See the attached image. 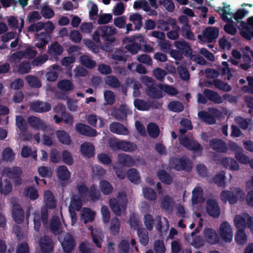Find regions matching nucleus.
I'll use <instances>...</instances> for the list:
<instances>
[{"label":"nucleus","mask_w":253,"mask_h":253,"mask_svg":"<svg viewBox=\"0 0 253 253\" xmlns=\"http://www.w3.org/2000/svg\"><path fill=\"white\" fill-rule=\"evenodd\" d=\"M137 234L140 243L143 246H146L149 242L148 232L143 228H139L137 230Z\"/></svg>","instance_id":"09e8293b"},{"label":"nucleus","mask_w":253,"mask_h":253,"mask_svg":"<svg viewBox=\"0 0 253 253\" xmlns=\"http://www.w3.org/2000/svg\"><path fill=\"white\" fill-rule=\"evenodd\" d=\"M75 129L79 133L86 136L93 137L97 135V131L94 128L83 123H77Z\"/></svg>","instance_id":"2eb2a0df"},{"label":"nucleus","mask_w":253,"mask_h":253,"mask_svg":"<svg viewBox=\"0 0 253 253\" xmlns=\"http://www.w3.org/2000/svg\"><path fill=\"white\" fill-rule=\"evenodd\" d=\"M180 144L187 150L193 152H201L203 150L201 145L193 138L187 136H180L178 138Z\"/></svg>","instance_id":"6e6552de"},{"label":"nucleus","mask_w":253,"mask_h":253,"mask_svg":"<svg viewBox=\"0 0 253 253\" xmlns=\"http://www.w3.org/2000/svg\"><path fill=\"white\" fill-rule=\"evenodd\" d=\"M88 193V196L93 202H96L100 199V192L95 184L90 186Z\"/></svg>","instance_id":"4d7b16f0"},{"label":"nucleus","mask_w":253,"mask_h":253,"mask_svg":"<svg viewBox=\"0 0 253 253\" xmlns=\"http://www.w3.org/2000/svg\"><path fill=\"white\" fill-rule=\"evenodd\" d=\"M146 91L147 94L153 98H161L163 96L162 91L157 89L155 85H149Z\"/></svg>","instance_id":"37998d69"},{"label":"nucleus","mask_w":253,"mask_h":253,"mask_svg":"<svg viewBox=\"0 0 253 253\" xmlns=\"http://www.w3.org/2000/svg\"><path fill=\"white\" fill-rule=\"evenodd\" d=\"M50 229L54 235L60 234L62 232V225L61 221L58 217H53L50 222Z\"/></svg>","instance_id":"473e14b6"},{"label":"nucleus","mask_w":253,"mask_h":253,"mask_svg":"<svg viewBox=\"0 0 253 253\" xmlns=\"http://www.w3.org/2000/svg\"><path fill=\"white\" fill-rule=\"evenodd\" d=\"M173 45L176 49H171L170 51V55L176 60H181L183 56L188 57L192 55L193 50L191 46L184 39L175 41Z\"/></svg>","instance_id":"7ed1b4c3"},{"label":"nucleus","mask_w":253,"mask_h":253,"mask_svg":"<svg viewBox=\"0 0 253 253\" xmlns=\"http://www.w3.org/2000/svg\"><path fill=\"white\" fill-rule=\"evenodd\" d=\"M62 162L68 166H72L74 163V160L71 153L68 150H64L62 153Z\"/></svg>","instance_id":"69168bd1"},{"label":"nucleus","mask_w":253,"mask_h":253,"mask_svg":"<svg viewBox=\"0 0 253 253\" xmlns=\"http://www.w3.org/2000/svg\"><path fill=\"white\" fill-rule=\"evenodd\" d=\"M16 125L21 131L24 132L27 130V122L22 116H18L16 117Z\"/></svg>","instance_id":"338daca9"},{"label":"nucleus","mask_w":253,"mask_h":253,"mask_svg":"<svg viewBox=\"0 0 253 253\" xmlns=\"http://www.w3.org/2000/svg\"><path fill=\"white\" fill-rule=\"evenodd\" d=\"M221 164L225 168L232 170H237L239 166L237 162L232 158L225 157L221 160Z\"/></svg>","instance_id":"c85d7f7f"},{"label":"nucleus","mask_w":253,"mask_h":253,"mask_svg":"<svg viewBox=\"0 0 253 253\" xmlns=\"http://www.w3.org/2000/svg\"><path fill=\"white\" fill-rule=\"evenodd\" d=\"M118 160L120 165L126 167H131L135 164L138 159H134L133 157L124 153L120 154L118 156Z\"/></svg>","instance_id":"412c9836"},{"label":"nucleus","mask_w":253,"mask_h":253,"mask_svg":"<svg viewBox=\"0 0 253 253\" xmlns=\"http://www.w3.org/2000/svg\"><path fill=\"white\" fill-rule=\"evenodd\" d=\"M109 206L115 214L117 216L121 215L122 211L126 210V203L123 202L119 203L116 199H111L109 200Z\"/></svg>","instance_id":"a211bd4d"},{"label":"nucleus","mask_w":253,"mask_h":253,"mask_svg":"<svg viewBox=\"0 0 253 253\" xmlns=\"http://www.w3.org/2000/svg\"><path fill=\"white\" fill-rule=\"evenodd\" d=\"M110 130L115 134L120 135H127L128 130L124 125L119 122H113L110 124Z\"/></svg>","instance_id":"b1692460"},{"label":"nucleus","mask_w":253,"mask_h":253,"mask_svg":"<svg viewBox=\"0 0 253 253\" xmlns=\"http://www.w3.org/2000/svg\"><path fill=\"white\" fill-rule=\"evenodd\" d=\"M128 108L125 105H121L119 109L113 108L111 112V115L119 121L126 120Z\"/></svg>","instance_id":"dca6fc26"},{"label":"nucleus","mask_w":253,"mask_h":253,"mask_svg":"<svg viewBox=\"0 0 253 253\" xmlns=\"http://www.w3.org/2000/svg\"><path fill=\"white\" fill-rule=\"evenodd\" d=\"M207 213L213 218H217L220 214V209L218 203L213 199L208 200L206 202Z\"/></svg>","instance_id":"f8f14e48"},{"label":"nucleus","mask_w":253,"mask_h":253,"mask_svg":"<svg viewBox=\"0 0 253 253\" xmlns=\"http://www.w3.org/2000/svg\"><path fill=\"white\" fill-rule=\"evenodd\" d=\"M30 107L33 111L38 113L47 112L51 109L49 103L40 101L32 103Z\"/></svg>","instance_id":"5701e85b"},{"label":"nucleus","mask_w":253,"mask_h":253,"mask_svg":"<svg viewBox=\"0 0 253 253\" xmlns=\"http://www.w3.org/2000/svg\"><path fill=\"white\" fill-rule=\"evenodd\" d=\"M202 190L200 188H194L192 191V203L193 205H197L202 198Z\"/></svg>","instance_id":"680f3d73"},{"label":"nucleus","mask_w":253,"mask_h":253,"mask_svg":"<svg viewBox=\"0 0 253 253\" xmlns=\"http://www.w3.org/2000/svg\"><path fill=\"white\" fill-rule=\"evenodd\" d=\"M22 171L18 167H5L2 170V174L11 179L15 186L21 185L22 183L21 175Z\"/></svg>","instance_id":"423d86ee"},{"label":"nucleus","mask_w":253,"mask_h":253,"mask_svg":"<svg viewBox=\"0 0 253 253\" xmlns=\"http://www.w3.org/2000/svg\"><path fill=\"white\" fill-rule=\"evenodd\" d=\"M101 37L105 42L102 45V49L107 52H111L116 42L115 37L117 33L116 29L113 26H102L99 27Z\"/></svg>","instance_id":"f03ea898"},{"label":"nucleus","mask_w":253,"mask_h":253,"mask_svg":"<svg viewBox=\"0 0 253 253\" xmlns=\"http://www.w3.org/2000/svg\"><path fill=\"white\" fill-rule=\"evenodd\" d=\"M3 183L2 181V178L0 177V193L6 195L12 191V186L8 179L4 180Z\"/></svg>","instance_id":"49530a36"},{"label":"nucleus","mask_w":253,"mask_h":253,"mask_svg":"<svg viewBox=\"0 0 253 253\" xmlns=\"http://www.w3.org/2000/svg\"><path fill=\"white\" fill-rule=\"evenodd\" d=\"M143 194L145 199L150 201H155L157 199V194L155 191L150 187L143 188Z\"/></svg>","instance_id":"864d4df0"},{"label":"nucleus","mask_w":253,"mask_h":253,"mask_svg":"<svg viewBox=\"0 0 253 253\" xmlns=\"http://www.w3.org/2000/svg\"><path fill=\"white\" fill-rule=\"evenodd\" d=\"M25 79L32 87L39 88L42 86L41 80L35 76L28 75L25 77Z\"/></svg>","instance_id":"de8ad7c7"},{"label":"nucleus","mask_w":253,"mask_h":253,"mask_svg":"<svg viewBox=\"0 0 253 253\" xmlns=\"http://www.w3.org/2000/svg\"><path fill=\"white\" fill-rule=\"evenodd\" d=\"M225 179V172L224 170H222L215 175L210 180V182L211 183H214L218 187L224 188L226 186Z\"/></svg>","instance_id":"cd10ccee"},{"label":"nucleus","mask_w":253,"mask_h":253,"mask_svg":"<svg viewBox=\"0 0 253 253\" xmlns=\"http://www.w3.org/2000/svg\"><path fill=\"white\" fill-rule=\"evenodd\" d=\"M29 126L37 130H41L44 132H50L52 129L40 118L35 116H30L27 118Z\"/></svg>","instance_id":"9d476101"},{"label":"nucleus","mask_w":253,"mask_h":253,"mask_svg":"<svg viewBox=\"0 0 253 253\" xmlns=\"http://www.w3.org/2000/svg\"><path fill=\"white\" fill-rule=\"evenodd\" d=\"M209 145L217 152L226 153L228 150L225 142L221 139L212 138L209 141Z\"/></svg>","instance_id":"f3484780"},{"label":"nucleus","mask_w":253,"mask_h":253,"mask_svg":"<svg viewBox=\"0 0 253 253\" xmlns=\"http://www.w3.org/2000/svg\"><path fill=\"white\" fill-rule=\"evenodd\" d=\"M80 61L83 66L89 69L93 68L96 65L95 60L91 59L88 56L86 55L81 56Z\"/></svg>","instance_id":"a18cd8bd"},{"label":"nucleus","mask_w":253,"mask_h":253,"mask_svg":"<svg viewBox=\"0 0 253 253\" xmlns=\"http://www.w3.org/2000/svg\"><path fill=\"white\" fill-rule=\"evenodd\" d=\"M109 145L113 151L121 150L125 152H131L135 151L137 148L136 145L134 143L125 140H112L109 142Z\"/></svg>","instance_id":"0eeeda50"},{"label":"nucleus","mask_w":253,"mask_h":253,"mask_svg":"<svg viewBox=\"0 0 253 253\" xmlns=\"http://www.w3.org/2000/svg\"><path fill=\"white\" fill-rule=\"evenodd\" d=\"M99 186L101 192L104 195H109L113 191V188L111 183L107 180H101L100 182Z\"/></svg>","instance_id":"5fc2aeb1"},{"label":"nucleus","mask_w":253,"mask_h":253,"mask_svg":"<svg viewBox=\"0 0 253 253\" xmlns=\"http://www.w3.org/2000/svg\"><path fill=\"white\" fill-rule=\"evenodd\" d=\"M63 51L62 46L57 42H54L48 46V53L50 55L59 56L62 54Z\"/></svg>","instance_id":"4c0bfd02"},{"label":"nucleus","mask_w":253,"mask_h":253,"mask_svg":"<svg viewBox=\"0 0 253 253\" xmlns=\"http://www.w3.org/2000/svg\"><path fill=\"white\" fill-rule=\"evenodd\" d=\"M204 236L207 242L210 244H216L219 242V237L217 234L211 228H205Z\"/></svg>","instance_id":"4be33fe9"},{"label":"nucleus","mask_w":253,"mask_h":253,"mask_svg":"<svg viewBox=\"0 0 253 253\" xmlns=\"http://www.w3.org/2000/svg\"><path fill=\"white\" fill-rule=\"evenodd\" d=\"M129 19L135 25V30H139L142 27V16L139 13L131 14L129 16Z\"/></svg>","instance_id":"8fccbe9b"},{"label":"nucleus","mask_w":253,"mask_h":253,"mask_svg":"<svg viewBox=\"0 0 253 253\" xmlns=\"http://www.w3.org/2000/svg\"><path fill=\"white\" fill-rule=\"evenodd\" d=\"M235 158L240 163L243 164H249L250 161L249 157L243 153V150L236 151L235 152Z\"/></svg>","instance_id":"e2e57ef3"},{"label":"nucleus","mask_w":253,"mask_h":253,"mask_svg":"<svg viewBox=\"0 0 253 253\" xmlns=\"http://www.w3.org/2000/svg\"><path fill=\"white\" fill-rule=\"evenodd\" d=\"M239 29L241 35L247 40L253 38V16L248 18L247 22L241 21Z\"/></svg>","instance_id":"1a4fd4ad"},{"label":"nucleus","mask_w":253,"mask_h":253,"mask_svg":"<svg viewBox=\"0 0 253 253\" xmlns=\"http://www.w3.org/2000/svg\"><path fill=\"white\" fill-rule=\"evenodd\" d=\"M199 119L203 122L209 125H213L216 123L215 118L212 115L205 111H201L198 114Z\"/></svg>","instance_id":"2f4dec72"},{"label":"nucleus","mask_w":253,"mask_h":253,"mask_svg":"<svg viewBox=\"0 0 253 253\" xmlns=\"http://www.w3.org/2000/svg\"><path fill=\"white\" fill-rule=\"evenodd\" d=\"M248 213L243 214H237L234 218V223L236 228L238 229L245 230L248 224Z\"/></svg>","instance_id":"6ab92c4d"},{"label":"nucleus","mask_w":253,"mask_h":253,"mask_svg":"<svg viewBox=\"0 0 253 253\" xmlns=\"http://www.w3.org/2000/svg\"><path fill=\"white\" fill-rule=\"evenodd\" d=\"M219 35V30L216 27H209L206 29L204 33V37L208 42H212L216 39Z\"/></svg>","instance_id":"c756f323"},{"label":"nucleus","mask_w":253,"mask_h":253,"mask_svg":"<svg viewBox=\"0 0 253 253\" xmlns=\"http://www.w3.org/2000/svg\"><path fill=\"white\" fill-rule=\"evenodd\" d=\"M120 229V222L118 218L114 217L112 218L110 222V230L112 235H117Z\"/></svg>","instance_id":"603ef678"},{"label":"nucleus","mask_w":253,"mask_h":253,"mask_svg":"<svg viewBox=\"0 0 253 253\" xmlns=\"http://www.w3.org/2000/svg\"><path fill=\"white\" fill-rule=\"evenodd\" d=\"M157 175L162 182L167 185H169L172 183V178L171 176L165 170H159L157 172Z\"/></svg>","instance_id":"a19ab883"},{"label":"nucleus","mask_w":253,"mask_h":253,"mask_svg":"<svg viewBox=\"0 0 253 253\" xmlns=\"http://www.w3.org/2000/svg\"><path fill=\"white\" fill-rule=\"evenodd\" d=\"M247 240L248 237L245 233V230H237L235 235V240L236 242L238 245H244L247 242Z\"/></svg>","instance_id":"c03bdc74"},{"label":"nucleus","mask_w":253,"mask_h":253,"mask_svg":"<svg viewBox=\"0 0 253 253\" xmlns=\"http://www.w3.org/2000/svg\"><path fill=\"white\" fill-rule=\"evenodd\" d=\"M82 217L84 219V223L92 222L94 219V213L89 208H84L82 213Z\"/></svg>","instance_id":"bf43d9fd"},{"label":"nucleus","mask_w":253,"mask_h":253,"mask_svg":"<svg viewBox=\"0 0 253 253\" xmlns=\"http://www.w3.org/2000/svg\"><path fill=\"white\" fill-rule=\"evenodd\" d=\"M12 213L13 220L15 222L20 224L23 222L24 219V211L19 204H16L13 205Z\"/></svg>","instance_id":"aec40b11"},{"label":"nucleus","mask_w":253,"mask_h":253,"mask_svg":"<svg viewBox=\"0 0 253 253\" xmlns=\"http://www.w3.org/2000/svg\"><path fill=\"white\" fill-rule=\"evenodd\" d=\"M170 22V24L172 30L168 32L167 35L169 39L174 40L178 39L179 37L178 32L180 31V27L176 24L175 20H171Z\"/></svg>","instance_id":"f704fd0d"},{"label":"nucleus","mask_w":253,"mask_h":253,"mask_svg":"<svg viewBox=\"0 0 253 253\" xmlns=\"http://www.w3.org/2000/svg\"><path fill=\"white\" fill-rule=\"evenodd\" d=\"M44 200L46 207L41 209V214L39 211H36L34 217V227L39 231L41 226V222L44 225L47 224L48 221V209H53L56 207V202L52 193L50 190H46L44 193Z\"/></svg>","instance_id":"f257e3e1"},{"label":"nucleus","mask_w":253,"mask_h":253,"mask_svg":"<svg viewBox=\"0 0 253 253\" xmlns=\"http://www.w3.org/2000/svg\"><path fill=\"white\" fill-rule=\"evenodd\" d=\"M21 155L25 158L31 156L34 160H37V151H32V148L28 146H25L22 148Z\"/></svg>","instance_id":"6e6d98bb"},{"label":"nucleus","mask_w":253,"mask_h":253,"mask_svg":"<svg viewBox=\"0 0 253 253\" xmlns=\"http://www.w3.org/2000/svg\"><path fill=\"white\" fill-rule=\"evenodd\" d=\"M169 167L176 171L190 172L192 169V163L186 156L172 157L169 159Z\"/></svg>","instance_id":"20e7f679"},{"label":"nucleus","mask_w":253,"mask_h":253,"mask_svg":"<svg viewBox=\"0 0 253 253\" xmlns=\"http://www.w3.org/2000/svg\"><path fill=\"white\" fill-rule=\"evenodd\" d=\"M203 93L206 97L210 101L217 104L223 102L222 97L217 92L210 89H204Z\"/></svg>","instance_id":"393cba45"},{"label":"nucleus","mask_w":253,"mask_h":253,"mask_svg":"<svg viewBox=\"0 0 253 253\" xmlns=\"http://www.w3.org/2000/svg\"><path fill=\"white\" fill-rule=\"evenodd\" d=\"M57 175L58 178L61 181H67L71 176V173L67 167L62 165L59 166L57 169Z\"/></svg>","instance_id":"72a5a7b5"},{"label":"nucleus","mask_w":253,"mask_h":253,"mask_svg":"<svg viewBox=\"0 0 253 253\" xmlns=\"http://www.w3.org/2000/svg\"><path fill=\"white\" fill-rule=\"evenodd\" d=\"M55 134L58 141L62 144L70 145L72 143V139L66 131L63 130H58L55 131Z\"/></svg>","instance_id":"bb28decb"},{"label":"nucleus","mask_w":253,"mask_h":253,"mask_svg":"<svg viewBox=\"0 0 253 253\" xmlns=\"http://www.w3.org/2000/svg\"><path fill=\"white\" fill-rule=\"evenodd\" d=\"M57 87L60 90L67 92L72 90L74 88V85L71 81L64 79L58 83Z\"/></svg>","instance_id":"ea45409f"},{"label":"nucleus","mask_w":253,"mask_h":253,"mask_svg":"<svg viewBox=\"0 0 253 253\" xmlns=\"http://www.w3.org/2000/svg\"><path fill=\"white\" fill-rule=\"evenodd\" d=\"M94 146L90 143L85 142L81 146L82 154L88 158H91L94 156Z\"/></svg>","instance_id":"a878e982"},{"label":"nucleus","mask_w":253,"mask_h":253,"mask_svg":"<svg viewBox=\"0 0 253 253\" xmlns=\"http://www.w3.org/2000/svg\"><path fill=\"white\" fill-rule=\"evenodd\" d=\"M168 108L174 112H180L184 110V106L182 103L177 101H172L168 104Z\"/></svg>","instance_id":"052dcab7"},{"label":"nucleus","mask_w":253,"mask_h":253,"mask_svg":"<svg viewBox=\"0 0 253 253\" xmlns=\"http://www.w3.org/2000/svg\"><path fill=\"white\" fill-rule=\"evenodd\" d=\"M76 241L73 236L70 233H67L61 243L64 252L66 253H70L74 249Z\"/></svg>","instance_id":"ddd939ff"},{"label":"nucleus","mask_w":253,"mask_h":253,"mask_svg":"<svg viewBox=\"0 0 253 253\" xmlns=\"http://www.w3.org/2000/svg\"><path fill=\"white\" fill-rule=\"evenodd\" d=\"M147 131L149 136L154 138L158 137L160 134L159 127L154 123H150L148 125Z\"/></svg>","instance_id":"3c124183"},{"label":"nucleus","mask_w":253,"mask_h":253,"mask_svg":"<svg viewBox=\"0 0 253 253\" xmlns=\"http://www.w3.org/2000/svg\"><path fill=\"white\" fill-rule=\"evenodd\" d=\"M173 205L172 198L168 195L165 196L161 202L162 209L169 211H171L173 210Z\"/></svg>","instance_id":"c9c22d12"},{"label":"nucleus","mask_w":253,"mask_h":253,"mask_svg":"<svg viewBox=\"0 0 253 253\" xmlns=\"http://www.w3.org/2000/svg\"><path fill=\"white\" fill-rule=\"evenodd\" d=\"M219 235L225 242L230 243L232 241L233 233L231 226L227 221H223L220 225Z\"/></svg>","instance_id":"9b49d317"},{"label":"nucleus","mask_w":253,"mask_h":253,"mask_svg":"<svg viewBox=\"0 0 253 253\" xmlns=\"http://www.w3.org/2000/svg\"><path fill=\"white\" fill-rule=\"evenodd\" d=\"M127 52L124 49H116L112 54V58L117 62H126L127 59Z\"/></svg>","instance_id":"e433bc0d"},{"label":"nucleus","mask_w":253,"mask_h":253,"mask_svg":"<svg viewBox=\"0 0 253 253\" xmlns=\"http://www.w3.org/2000/svg\"><path fill=\"white\" fill-rule=\"evenodd\" d=\"M128 179L132 183L137 184L140 181V176L137 170L134 168L129 169L126 172Z\"/></svg>","instance_id":"79ce46f5"},{"label":"nucleus","mask_w":253,"mask_h":253,"mask_svg":"<svg viewBox=\"0 0 253 253\" xmlns=\"http://www.w3.org/2000/svg\"><path fill=\"white\" fill-rule=\"evenodd\" d=\"M48 35L45 32H41L37 35L38 42L36 43V46L40 50H43L48 43Z\"/></svg>","instance_id":"7c9ffc66"},{"label":"nucleus","mask_w":253,"mask_h":253,"mask_svg":"<svg viewBox=\"0 0 253 253\" xmlns=\"http://www.w3.org/2000/svg\"><path fill=\"white\" fill-rule=\"evenodd\" d=\"M105 83L112 87L117 88L121 85V83L119 80L114 76H107L105 80Z\"/></svg>","instance_id":"774afa93"},{"label":"nucleus","mask_w":253,"mask_h":253,"mask_svg":"<svg viewBox=\"0 0 253 253\" xmlns=\"http://www.w3.org/2000/svg\"><path fill=\"white\" fill-rule=\"evenodd\" d=\"M220 15L221 19L225 22H226V24L234 25V21L231 18H229L227 15H232L233 13L232 12L227 11V10L224 8L218 7V9L216 10Z\"/></svg>","instance_id":"58836bf2"},{"label":"nucleus","mask_w":253,"mask_h":253,"mask_svg":"<svg viewBox=\"0 0 253 253\" xmlns=\"http://www.w3.org/2000/svg\"><path fill=\"white\" fill-rule=\"evenodd\" d=\"M39 247L42 253H49L53 250L52 239L47 235H44L39 240Z\"/></svg>","instance_id":"4468645a"},{"label":"nucleus","mask_w":253,"mask_h":253,"mask_svg":"<svg viewBox=\"0 0 253 253\" xmlns=\"http://www.w3.org/2000/svg\"><path fill=\"white\" fill-rule=\"evenodd\" d=\"M134 105L137 110L140 111H147L150 108L147 102L141 99H135L134 100Z\"/></svg>","instance_id":"13d9d810"},{"label":"nucleus","mask_w":253,"mask_h":253,"mask_svg":"<svg viewBox=\"0 0 253 253\" xmlns=\"http://www.w3.org/2000/svg\"><path fill=\"white\" fill-rule=\"evenodd\" d=\"M245 193L239 188H235L232 190H223L220 194V199L222 201H228L231 205L236 204L239 198L244 197Z\"/></svg>","instance_id":"39448f33"},{"label":"nucleus","mask_w":253,"mask_h":253,"mask_svg":"<svg viewBox=\"0 0 253 253\" xmlns=\"http://www.w3.org/2000/svg\"><path fill=\"white\" fill-rule=\"evenodd\" d=\"M134 9L142 8L144 11L148 12L150 10V6L148 2L145 0H137L134 1L133 4Z\"/></svg>","instance_id":"0e129e2a"}]
</instances>
